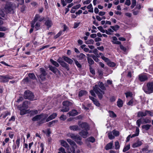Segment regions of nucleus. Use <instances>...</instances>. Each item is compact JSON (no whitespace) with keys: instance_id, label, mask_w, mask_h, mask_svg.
Wrapping results in <instances>:
<instances>
[{"instance_id":"1","label":"nucleus","mask_w":153,"mask_h":153,"mask_svg":"<svg viewBox=\"0 0 153 153\" xmlns=\"http://www.w3.org/2000/svg\"><path fill=\"white\" fill-rule=\"evenodd\" d=\"M48 115L46 114H41L34 117L32 119L33 121H38V124L39 125L45 123V120L48 117Z\"/></svg>"},{"instance_id":"2","label":"nucleus","mask_w":153,"mask_h":153,"mask_svg":"<svg viewBox=\"0 0 153 153\" xmlns=\"http://www.w3.org/2000/svg\"><path fill=\"white\" fill-rule=\"evenodd\" d=\"M143 89L146 94H150L153 92V81L149 82L146 85H144Z\"/></svg>"},{"instance_id":"3","label":"nucleus","mask_w":153,"mask_h":153,"mask_svg":"<svg viewBox=\"0 0 153 153\" xmlns=\"http://www.w3.org/2000/svg\"><path fill=\"white\" fill-rule=\"evenodd\" d=\"M67 136L74 140L77 144L81 145L82 143V142H81V138L79 135L69 133L67 134Z\"/></svg>"},{"instance_id":"4","label":"nucleus","mask_w":153,"mask_h":153,"mask_svg":"<svg viewBox=\"0 0 153 153\" xmlns=\"http://www.w3.org/2000/svg\"><path fill=\"white\" fill-rule=\"evenodd\" d=\"M24 97L25 99H27L31 101L36 100L34 97L33 93L29 90L25 91L24 93Z\"/></svg>"},{"instance_id":"5","label":"nucleus","mask_w":153,"mask_h":153,"mask_svg":"<svg viewBox=\"0 0 153 153\" xmlns=\"http://www.w3.org/2000/svg\"><path fill=\"white\" fill-rule=\"evenodd\" d=\"M13 78V77L10 75H1L0 76V81L2 82L5 83L8 82L9 79H12Z\"/></svg>"},{"instance_id":"6","label":"nucleus","mask_w":153,"mask_h":153,"mask_svg":"<svg viewBox=\"0 0 153 153\" xmlns=\"http://www.w3.org/2000/svg\"><path fill=\"white\" fill-rule=\"evenodd\" d=\"M102 90H105L106 88L104 86V84L102 82H99L98 83L97 85H95V86L94 87L93 89H96Z\"/></svg>"},{"instance_id":"7","label":"nucleus","mask_w":153,"mask_h":153,"mask_svg":"<svg viewBox=\"0 0 153 153\" xmlns=\"http://www.w3.org/2000/svg\"><path fill=\"white\" fill-rule=\"evenodd\" d=\"M57 61L60 64V65L63 68H65L67 71H69L70 69L69 65L62 60L61 58H59L57 60Z\"/></svg>"},{"instance_id":"8","label":"nucleus","mask_w":153,"mask_h":153,"mask_svg":"<svg viewBox=\"0 0 153 153\" xmlns=\"http://www.w3.org/2000/svg\"><path fill=\"white\" fill-rule=\"evenodd\" d=\"M78 124L80 127L86 131H87L89 129V126L86 123H81V122L79 121L78 122Z\"/></svg>"},{"instance_id":"9","label":"nucleus","mask_w":153,"mask_h":153,"mask_svg":"<svg viewBox=\"0 0 153 153\" xmlns=\"http://www.w3.org/2000/svg\"><path fill=\"white\" fill-rule=\"evenodd\" d=\"M49 70L54 73L56 75H60V72L55 67L51 65L49 66Z\"/></svg>"},{"instance_id":"10","label":"nucleus","mask_w":153,"mask_h":153,"mask_svg":"<svg viewBox=\"0 0 153 153\" xmlns=\"http://www.w3.org/2000/svg\"><path fill=\"white\" fill-rule=\"evenodd\" d=\"M95 93L97 95L99 98L101 100L103 97V95L105 94V92L104 91L97 90V89H93Z\"/></svg>"},{"instance_id":"11","label":"nucleus","mask_w":153,"mask_h":153,"mask_svg":"<svg viewBox=\"0 0 153 153\" xmlns=\"http://www.w3.org/2000/svg\"><path fill=\"white\" fill-rule=\"evenodd\" d=\"M40 16L38 14H36L34 20L31 23V27L33 28H34V25L35 23L38 21H39V19L40 18Z\"/></svg>"},{"instance_id":"12","label":"nucleus","mask_w":153,"mask_h":153,"mask_svg":"<svg viewBox=\"0 0 153 153\" xmlns=\"http://www.w3.org/2000/svg\"><path fill=\"white\" fill-rule=\"evenodd\" d=\"M139 79L141 82H144L148 79V77L145 74H141L139 75Z\"/></svg>"},{"instance_id":"13","label":"nucleus","mask_w":153,"mask_h":153,"mask_svg":"<svg viewBox=\"0 0 153 153\" xmlns=\"http://www.w3.org/2000/svg\"><path fill=\"white\" fill-rule=\"evenodd\" d=\"M57 114L56 113H54L50 115L46 119V122H48L57 116Z\"/></svg>"},{"instance_id":"14","label":"nucleus","mask_w":153,"mask_h":153,"mask_svg":"<svg viewBox=\"0 0 153 153\" xmlns=\"http://www.w3.org/2000/svg\"><path fill=\"white\" fill-rule=\"evenodd\" d=\"M78 113L77 111L76 110H73L72 111H69L67 114V115H69V116H74L78 114Z\"/></svg>"},{"instance_id":"15","label":"nucleus","mask_w":153,"mask_h":153,"mask_svg":"<svg viewBox=\"0 0 153 153\" xmlns=\"http://www.w3.org/2000/svg\"><path fill=\"white\" fill-rule=\"evenodd\" d=\"M62 58L65 62L68 63V64H72L73 61L69 58L65 56H63Z\"/></svg>"},{"instance_id":"16","label":"nucleus","mask_w":153,"mask_h":153,"mask_svg":"<svg viewBox=\"0 0 153 153\" xmlns=\"http://www.w3.org/2000/svg\"><path fill=\"white\" fill-rule=\"evenodd\" d=\"M60 142L61 145L62 146L68 149L69 148V145L66 141L63 140H60Z\"/></svg>"},{"instance_id":"17","label":"nucleus","mask_w":153,"mask_h":153,"mask_svg":"<svg viewBox=\"0 0 153 153\" xmlns=\"http://www.w3.org/2000/svg\"><path fill=\"white\" fill-rule=\"evenodd\" d=\"M79 134L84 138H86L88 134V132L87 131L82 130L79 133Z\"/></svg>"},{"instance_id":"18","label":"nucleus","mask_w":153,"mask_h":153,"mask_svg":"<svg viewBox=\"0 0 153 153\" xmlns=\"http://www.w3.org/2000/svg\"><path fill=\"white\" fill-rule=\"evenodd\" d=\"M113 145V141H112L110 143H108L105 147V149L106 150H108L111 149L112 148Z\"/></svg>"},{"instance_id":"19","label":"nucleus","mask_w":153,"mask_h":153,"mask_svg":"<svg viewBox=\"0 0 153 153\" xmlns=\"http://www.w3.org/2000/svg\"><path fill=\"white\" fill-rule=\"evenodd\" d=\"M45 25L46 26L47 28L49 29L52 25L51 20L50 19H47L45 22Z\"/></svg>"},{"instance_id":"20","label":"nucleus","mask_w":153,"mask_h":153,"mask_svg":"<svg viewBox=\"0 0 153 153\" xmlns=\"http://www.w3.org/2000/svg\"><path fill=\"white\" fill-rule=\"evenodd\" d=\"M146 115L147 114L146 112V110L144 112L141 111H139L137 113V116L138 117H145Z\"/></svg>"},{"instance_id":"21","label":"nucleus","mask_w":153,"mask_h":153,"mask_svg":"<svg viewBox=\"0 0 153 153\" xmlns=\"http://www.w3.org/2000/svg\"><path fill=\"white\" fill-rule=\"evenodd\" d=\"M142 144V143L141 141H138L133 144L132 146L133 148H135L140 146Z\"/></svg>"},{"instance_id":"22","label":"nucleus","mask_w":153,"mask_h":153,"mask_svg":"<svg viewBox=\"0 0 153 153\" xmlns=\"http://www.w3.org/2000/svg\"><path fill=\"white\" fill-rule=\"evenodd\" d=\"M69 128L72 130L74 131H77L79 130V128L78 126L77 125H74L72 126H70L69 127Z\"/></svg>"},{"instance_id":"23","label":"nucleus","mask_w":153,"mask_h":153,"mask_svg":"<svg viewBox=\"0 0 153 153\" xmlns=\"http://www.w3.org/2000/svg\"><path fill=\"white\" fill-rule=\"evenodd\" d=\"M67 142L71 145L72 147H77V146L73 140L70 139H68L67 140Z\"/></svg>"},{"instance_id":"24","label":"nucleus","mask_w":153,"mask_h":153,"mask_svg":"<svg viewBox=\"0 0 153 153\" xmlns=\"http://www.w3.org/2000/svg\"><path fill=\"white\" fill-rule=\"evenodd\" d=\"M141 119L142 120V123H150L151 122V120L147 117L142 118H141Z\"/></svg>"},{"instance_id":"25","label":"nucleus","mask_w":153,"mask_h":153,"mask_svg":"<svg viewBox=\"0 0 153 153\" xmlns=\"http://www.w3.org/2000/svg\"><path fill=\"white\" fill-rule=\"evenodd\" d=\"M69 110V107H68L67 106L63 105L62 108V109L60 110V111L62 112H67Z\"/></svg>"},{"instance_id":"26","label":"nucleus","mask_w":153,"mask_h":153,"mask_svg":"<svg viewBox=\"0 0 153 153\" xmlns=\"http://www.w3.org/2000/svg\"><path fill=\"white\" fill-rule=\"evenodd\" d=\"M87 94V92L86 91L81 90L79 92L78 96L79 97H82L83 96L86 95Z\"/></svg>"},{"instance_id":"27","label":"nucleus","mask_w":153,"mask_h":153,"mask_svg":"<svg viewBox=\"0 0 153 153\" xmlns=\"http://www.w3.org/2000/svg\"><path fill=\"white\" fill-rule=\"evenodd\" d=\"M62 104L63 105H65L69 107V106L72 105V103L69 101H65L63 102Z\"/></svg>"},{"instance_id":"28","label":"nucleus","mask_w":153,"mask_h":153,"mask_svg":"<svg viewBox=\"0 0 153 153\" xmlns=\"http://www.w3.org/2000/svg\"><path fill=\"white\" fill-rule=\"evenodd\" d=\"M57 122V120H54L48 123L47 124L49 127H50L54 126L55 123Z\"/></svg>"},{"instance_id":"29","label":"nucleus","mask_w":153,"mask_h":153,"mask_svg":"<svg viewBox=\"0 0 153 153\" xmlns=\"http://www.w3.org/2000/svg\"><path fill=\"white\" fill-rule=\"evenodd\" d=\"M30 104V102L27 101H24L23 103L22 107L27 109L28 108V105Z\"/></svg>"},{"instance_id":"30","label":"nucleus","mask_w":153,"mask_h":153,"mask_svg":"<svg viewBox=\"0 0 153 153\" xmlns=\"http://www.w3.org/2000/svg\"><path fill=\"white\" fill-rule=\"evenodd\" d=\"M50 61L51 62L53 65L55 66V67H56V68L58 67L59 66V65L57 62L51 59H50Z\"/></svg>"},{"instance_id":"31","label":"nucleus","mask_w":153,"mask_h":153,"mask_svg":"<svg viewBox=\"0 0 153 153\" xmlns=\"http://www.w3.org/2000/svg\"><path fill=\"white\" fill-rule=\"evenodd\" d=\"M117 105L120 108L123 106V101L120 99H119L117 101Z\"/></svg>"},{"instance_id":"32","label":"nucleus","mask_w":153,"mask_h":153,"mask_svg":"<svg viewBox=\"0 0 153 153\" xmlns=\"http://www.w3.org/2000/svg\"><path fill=\"white\" fill-rule=\"evenodd\" d=\"M20 114L21 115H23L26 114L28 110H26V109H22V107L20 108Z\"/></svg>"},{"instance_id":"33","label":"nucleus","mask_w":153,"mask_h":153,"mask_svg":"<svg viewBox=\"0 0 153 153\" xmlns=\"http://www.w3.org/2000/svg\"><path fill=\"white\" fill-rule=\"evenodd\" d=\"M130 148V144H128L126 146H125L123 150V152H125L129 150Z\"/></svg>"},{"instance_id":"34","label":"nucleus","mask_w":153,"mask_h":153,"mask_svg":"<svg viewBox=\"0 0 153 153\" xmlns=\"http://www.w3.org/2000/svg\"><path fill=\"white\" fill-rule=\"evenodd\" d=\"M108 112L109 113V116L110 117L112 118H115L116 117V115L113 111H109Z\"/></svg>"},{"instance_id":"35","label":"nucleus","mask_w":153,"mask_h":153,"mask_svg":"<svg viewBox=\"0 0 153 153\" xmlns=\"http://www.w3.org/2000/svg\"><path fill=\"white\" fill-rule=\"evenodd\" d=\"M151 126L150 125L146 124L143 125L142 127L143 128L145 129L146 130H148L150 128Z\"/></svg>"},{"instance_id":"36","label":"nucleus","mask_w":153,"mask_h":153,"mask_svg":"<svg viewBox=\"0 0 153 153\" xmlns=\"http://www.w3.org/2000/svg\"><path fill=\"white\" fill-rule=\"evenodd\" d=\"M110 27L114 30L116 31L120 28V26L118 25H116L114 26H111Z\"/></svg>"},{"instance_id":"37","label":"nucleus","mask_w":153,"mask_h":153,"mask_svg":"<svg viewBox=\"0 0 153 153\" xmlns=\"http://www.w3.org/2000/svg\"><path fill=\"white\" fill-rule=\"evenodd\" d=\"M107 65L110 67H113L115 66L116 64L114 62H111L110 61L108 62Z\"/></svg>"},{"instance_id":"38","label":"nucleus","mask_w":153,"mask_h":153,"mask_svg":"<svg viewBox=\"0 0 153 153\" xmlns=\"http://www.w3.org/2000/svg\"><path fill=\"white\" fill-rule=\"evenodd\" d=\"M28 76L30 78L34 80L36 79V77L33 73H29L28 74Z\"/></svg>"},{"instance_id":"39","label":"nucleus","mask_w":153,"mask_h":153,"mask_svg":"<svg viewBox=\"0 0 153 153\" xmlns=\"http://www.w3.org/2000/svg\"><path fill=\"white\" fill-rule=\"evenodd\" d=\"M74 61L75 62V63L77 66V67L79 68H80L82 67L81 65L79 62L75 59H74Z\"/></svg>"},{"instance_id":"40","label":"nucleus","mask_w":153,"mask_h":153,"mask_svg":"<svg viewBox=\"0 0 153 153\" xmlns=\"http://www.w3.org/2000/svg\"><path fill=\"white\" fill-rule=\"evenodd\" d=\"M58 150L59 151L58 153H67L65 151L64 148L62 147H60L59 149Z\"/></svg>"},{"instance_id":"41","label":"nucleus","mask_w":153,"mask_h":153,"mask_svg":"<svg viewBox=\"0 0 153 153\" xmlns=\"http://www.w3.org/2000/svg\"><path fill=\"white\" fill-rule=\"evenodd\" d=\"M40 71L41 74H42V75H46L47 74L46 73V71L43 68H40Z\"/></svg>"},{"instance_id":"42","label":"nucleus","mask_w":153,"mask_h":153,"mask_svg":"<svg viewBox=\"0 0 153 153\" xmlns=\"http://www.w3.org/2000/svg\"><path fill=\"white\" fill-rule=\"evenodd\" d=\"M40 26V23L39 22H37L35 25H34V27L36 29V30H39Z\"/></svg>"},{"instance_id":"43","label":"nucleus","mask_w":153,"mask_h":153,"mask_svg":"<svg viewBox=\"0 0 153 153\" xmlns=\"http://www.w3.org/2000/svg\"><path fill=\"white\" fill-rule=\"evenodd\" d=\"M31 115H34L38 113V111L36 110H32L30 111Z\"/></svg>"},{"instance_id":"44","label":"nucleus","mask_w":153,"mask_h":153,"mask_svg":"<svg viewBox=\"0 0 153 153\" xmlns=\"http://www.w3.org/2000/svg\"><path fill=\"white\" fill-rule=\"evenodd\" d=\"M114 32L113 30H112L111 29L109 28L108 30H106L105 33L106 34L108 35H111V33L113 32Z\"/></svg>"},{"instance_id":"45","label":"nucleus","mask_w":153,"mask_h":153,"mask_svg":"<svg viewBox=\"0 0 153 153\" xmlns=\"http://www.w3.org/2000/svg\"><path fill=\"white\" fill-rule=\"evenodd\" d=\"M87 60L88 63L90 65H92L94 63V61L91 58L89 57L87 58Z\"/></svg>"},{"instance_id":"46","label":"nucleus","mask_w":153,"mask_h":153,"mask_svg":"<svg viewBox=\"0 0 153 153\" xmlns=\"http://www.w3.org/2000/svg\"><path fill=\"white\" fill-rule=\"evenodd\" d=\"M141 123H142L141 118L138 119L136 123L138 127H140V126Z\"/></svg>"},{"instance_id":"47","label":"nucleus","mask_w":153,"mask_h":153,"mask_svg":"<svg viewBox=\"0 0 153 153\" xmlns=\"http://www.w3.org/2000/svg\"><path fill=\"white\" fill-rule=\"evenodd\" d=\"M136 0H132V4L131 6V9H133L136 5Z\"/></svg>"},{"instance_id":"48","label":"nucleus","mask_w":153,"mask_h":153,"mask_svg":"<svg viewBox=\"0 0 153 153\" xmlns=\"http://www.w3.org/2000/svg\"><path fill=\"white\" fill-rule=\"evenodd\" d=\"M85 43L87 44H93L94 43V41L92 39H91L85 42Z\"/></svg>"},{"instance_id":"49","label":"nucleus","mask_w":153,"mask_h":153,"mask_svg":"<svg viewBox=\"0 0 153 153\" xmlns=\"http://www.w3.org/2000/svg\"><path fill=\"white\" fill-rule=\"evenodd\" d=\"M112 133L115 136H117L119 134V131H116L115 130H113L112 131Z\"/></svg>"},{"instance_id":"50","label":"nucleus","mask_w":153,"mask_h":153,"mask_svg":"<svg viewBox=\"0 0 153 153\" xmlns=\"http://www.w3.org/2000/svg\"><path fill=\"white\" fill-rule=\"evenodd\" d=\"M115 149H119L120 147V146L118 141H117L115 142Z\"/></svg>"},{"instance_id":"51","label":"nucleus","mask_w":153,"mask_h":153,"mask_svg":"<svg viewBox=\"0 0 153 153\" xmlns=\"http://www.w3.org/2000/svg\"><path fill=\"white\" fill-rule=\"evenodd\" d=\"M85 57V55L82 53H80L79 56V58L80 59H84Z\"/></svg>"},{"instance_id":"52","label":"nucleus","mask_w":153,"mask_h":153,"mask_svg":"<svg viewBox=\"0 0 153 153\" xmlns=\"http://www.w3.org/2000/svg\"><path fill=\"white\" fill-rule=\"evenodd\" d=\"M125 94L126 95V97L127 98H128V97H131L132 96V93L130 92H126L125 93Z\"/></svg>"},{"instance_id":"53","label":"nucleus","mask_w":153,"mask_h":153,"mask_svg":"<svg viewBox=\"0 0 153 153\" xmlns=\"http://www.w3.org/2000/svg\"><path fill=\"white\" fill-rule=\"evenodd\" d=\"M88 140L89 141L92 143H94L95 141V139L93 137H91L88 138Z\"/></svg>"},{"instance_id":"54","label":"nucleus","mask_w":153,"mask_h":153,"mask_svg":"<svg viewBox=\"0 0 153 153\" xmlns=\"http://www.w3.org/2000/svg\"><path fill=\"white\" fill-rule=\"evenodd\" d=\"M93 102L94 104L97 106H99L100 105V104L96 99Z\"/></svg>"},{"instance_id":"55","label":"nucleus","mask_w":153,"mask_h":153,"mask_svg":"<svg viewBox=\"0 0 153 153\" xmlns=\"http://www.w3.org/2000/svg\"><path fill=\"white\" fill-rule=\"evenodd\" d=\"M46 75H42V74H40V75L39 76V77L42 80H44L45 79V76Z\"/></svg>"},{"instance_id":"56","label":"nucleus","mask_w":153,"mask_h":153,"mask_svg":"<svg viewBox=\"0 0 153 153\" xmlns=\"http://www.w3.org/2000/svg\"><path fill=\"white\" fill-rule=\"evenodd\" d=\"M134 102V100L133 99L131 100L128 102L127 103V104L128 105H133V104Z\"/></svg>"},{"instance_id":"57","label":"nucleus","mask_w":153,"mask_h":153,"mask_svg":"<svg viewBox=\"0 0 153 153\" xmlns=\"http://www.w3.org/2000/svg\"><path fill=\"white\" fill-rule=\"evenodd\" d=\"M108 136L110 140L113 139L114 138V136L112 135L111 133H108Z\"/></svg>"},{"instance_id":"58","label":"nucleus","mask_w":153,"mask_h":153,"mask_svg":"<svg viewBox=\"0 0 153 153\" xmlns=\"http://www.w3.org/2000/svg\"><path fill=\"white\" fill-rule=\"evenodd\" d=\"M60 119L61 120L63 121L65 120L66 119V116L64 114H62L60 116Z\"/></svg>"},{"instance_id":"59","label":"nucleus","mask_w":153,"mask_h":153,"mask_svg":"<svg viewBox=\"0 0 153 153\" xmlns=\"http://www.w3.org/2000/svg\"><path fill=\"white\" fill-rule=\"evenodd\" d=\"M91 0H87L85 1H82V2L84 4H88L91 1Z\"/></svg>"},{"instance_id":"60","label":"nucleus","mask_w":153,"mask_h":153,"mask_svg":"<svg viewBox=\"0 0 153 153\" xmlns=\"http://www.w3.org/2000/svg\"><path fill=\"white\" fill-rule=\"evenodd\" d=\"M5 9L8 10L9 11H10L12 10V7L10 6H8L7 5H6L5 7Z\"/></svg>"},{"instance_id":"61","label":"nucleus","mask_w":153,"mask_h":153,"mask_svg":"<svg viewBox=\"0 0 153 153\" xmlns=\"http://www.w3.org/2000/svg\"><path fill=\"white\" fill-rule=\"evenodd\" d=\"M62 32V31H60L54 37V38L56 39L59 37L61 35Z\"/></svg>"},{"instance_id":"62","label":"nucleus","mask_w":153,"mask_h":153,"mask_svg":"<svg viewBox=\"0 0 153 153\" xmlns=\"http://www.w3.org/2000/svg\"><path fill=\"white\" fill-rule=\"evenodd\" d=\"M81 7V5L79 4L76 5L75 6H74L72 7V9L74 10H76L78 9Z\"/></svg>"},{"instance_id":"63","label":"nucleus","mask_w":153,"mask_h":153,"mask_svg":"<svg viewBox=\"0 0 153 153\" xmlns=\"http://www.w3.org/2000/svg\"><path fill=\"white\" fill-rule=\"evenodd\" d=\"M4 12L0 9V18H1V17H4Z\"/></svg>"},{"instance_id":"64","label":"nucleus","mask_w":153,"mask_h":153,"mask_svg":"<svg viewBox=\"0 0 153 153\" xmlns=\"http://www.w3.org/2000/svg\"><path fill=\"white\" fill-rule=\"evenodd\" d=\"M94 60L96 62H98L99 61V59L97 57L95 56L94 55L93 57H92Z\"/></svg>"}]
</instances>
